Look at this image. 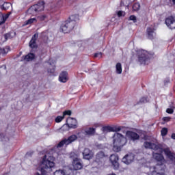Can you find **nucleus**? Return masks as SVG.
<instances>
[{
  "mask_svg": "<svg viewBox=\"0 0 175 175\" xmlns=\"http://www.w3.org/2000/svg\"><path fill=\"white\" fill-rule=\"evenodd\" d=\"M79 21V16L78 15H72L69 18V20L63 23L61 26V31L64 32V33H68L72 31L76 27V23Z\"/></svg>",
  "mask_w": 175,
  "mask_h": 175,
  "instance_id": "nucleus-1",
  "label": "nucleus"
},
{
  "mask_svg": "<svg viewBox=\"0 0 175 175\" xmlns=\"http://www.w3.org/2000/svg\"><path fill=\"white\" fill-rule=\"evenodd\" d=\"M113 150L115 152H120L121 151V148L124 147L125 143H126V139L122 134L116 133L113 136Z\"/></svg>",
  "mask_w": 175,
  "mask_h": 175,
  "instance_id": "nucleus-2",
  "label": "nucleus"
},
{
  "mask_svg": "<svg viewBox=\"0 0 175 175\" xmlns=\"http://www.w3.org/2000/svg\"><path fill=\"white\" fill-rule=\"evenodd\" d=\"M51 157H48L44 155L41 164V174L46 175L47 172L50 171L51 167H54V162L51 161Z\"/></svg>",
  "mask_w": 175,
  "mask_h": 175,
  "instance_id": "nucleus-3",
  "label": "nucleus"
},
{
  "mask_svg": "<svg viewBox=\"0 0 175 175\" xmlns=\"http://www.w3.org/2000/svg\"><path fill=\"white\" fill-rule=\"evenodd\" d=\"M44 10V1H40L37 4L31 6L28 12L30 14H36L39 12H43Z\"/></svg>",
  "mask_w": 175,
  "mask_h": 175,
  "instance_id": "nucleus-4",
  "label": "nucleus"
},
{
  "mask_svg": "<svg viewBox=\"0 0 175 175\" xmlns=\"http://www.w3.org/2000/svg\"><path fill=\"white\" fill-rule=\"evenodd\" d=\"M76 140H77V135H72L70 137H68V138H65L61 142H59L57 144V147H62V146H64V144H65L66 146H68V145L73 143V142H76Z\"/></svg>",
  "mask_w": 175,
  "mask_h": 175,
  "instance_id": "nucleus-5",
  "label": "nucleus"
},
{
  "mask_svg": "<svg viewBox=\"0 0 175 175\" xmlns=\"http://www.w3.org/2000/svg\"><path fill=\"white\" fill-rule=\"evenodd\" d=\"M150 170L148 175H165V170L162 169L161 165L151 167Z\"/></svg>",
  "mask_w": 175,
  "mask_h": 175,
  "instance_id": "nucleus-6",
  "label": "nucleus"
},
{
  "mask_svg": "<svg viewBox=\"0 0 175 175\" xmlns=\"http://www.w3.org/2000/svg\"><path fill=\"white\" fill-rule=\"evenodd\" d=\"M148 58H150V55L147 51H141L139 53V62L142 65H146V62L148 60Z\"/></svg>",
  "mask_w": 175,
  "mask_h": 175,
  "instance_id": "nucleus-7",
  "label": "nucleus"
},
{
  "mask_svg": "<svg viewBox=\"0 0 175 175\" xmlns=\"http://www.w3.org/2000/svg\"><path fill=\"white\" fill-rule=\"evenodd\" d=\"M105 158H106V154H105V152L102 151L98 152L96 154L95 162L96 163H98V165H103L105 163Z\"/></svg>",
  "mask_w": 175,
  "mask_h": 175,
  "instance_id": "nucleus-8",
  "label": "nucleus"
},
{
  "mask_svg": "<svg viewBox=\"0 0 175 175\" xmlns=\"http://www.w3.org/2000/svg\"><path fill=\"white\" fill-rule=\"evenodd\" d=\"M165 24L170 29H175V17L173 16H168L165 18Z\"/></svg>",
  "mask_w": 175,
  "mask_h": 175,
  "instance_id": "nucleus-9",
  "label": "nucleus"
},
{
  "mask_svg": "<svg viewBox=\"0 0 175 175\" xmlns=\"http://www.w3.org/2000/svg\"><path fill=\"white\" fill-rule=\"evenodd\" d=\"M133 159H135V156L133 154L130 153L126 155H125L123 158L122 161L123 163H125L126 165H130V163H132L133 162Z\"/></svg>",
  "mask_w": 175,
  "mask_h": 175,
  "instance_id": "nucleus-10",
  "label": "nucleus"
},
{
  "mask_svg": "<svg viewBox=\"0 0 175 175\" xmlns=\"http://www.w3.org/2000/svg\"><path fill=\"white\" fill-rule=\"evenodd\" d=\"M66 125L68 128H73L75 129L77 126V120L73 118L68 117L66 120Z\"/></svg>",
  "mask_w": 175,
  "mask_h": 175,
  "instance_id": "nucleus-11",
  "label": "nucleus"
},
{
  "mask_svg": "<svg viewBox=\"0 0 175 175\" xmlns=\"http://www.w3.org/2000/svg\"><path fill=\"white\" fill-rule=\"evenodd\" d=\"M109 160L114 169H118V167L120 166L118 164V155L111 154L109 157Z\"/></svg>",
  "mask_w": 175,
  "mask_h": 175,
  "instance_id": "nucleus-12",
  "label": "nucleus"
},
{
  "mask_svg": "<svg viewBox=\"0 0 175 175\" xmlns=\"http://www.w3.org/2000/svg\"><path fill=\"white\" fill-rule=\"evenodd\" d=\"M72 166L74 170H80L83 169V164L81 163V160L80 159L76 158L72 161Z\"/></svg>",
  "mask_w": 175,
  "mask_h": 175,
  "instance_id": "nucleus-13",
  "label": "nucleus"
},
{
  "mask_svg": "<svg viewBox=\"0 0 175 175\" xmlns=\"http://www.w3.org/2000/svg\"><path fill=\"white\" fill-rule=\"evenodd\" d=\"M84 159H92L94 158V152L88 148H85L83 152Z\"/></svg>",
  "mask_w": 175,
  "mask_h": 175,
  "instance_id": "nucleus-14",
  "label": "nucleus"
},
{
  "mask_svg": "<svg viewBox=\"0 0 175 175\" xmlns=\"http://www.w3.org/2000/svg\"><path fill=\"white\" fill-rule=\"evenodd\" d=\"M39 37V34L38 33H35L30 42H29V47H31V49H36V47H38V44H36V40H38V38Z\"/></svg>",
  "mask_w": 175,
  "mask_h": 175,
  "instance_id": "nucleus-15",
  "label": "nucleus"
},
{
  "mask_svg": "<svg viewBox=\"0 0 175 175\" xmlns=\"http://www.w3.org/2000/svg\"><path fill=\"white\" fill-rule=\"evenodd\" d=\"M126 135L127 137H129V139H131V140H139L140 137L137 133L133 131H127Z\"/></svg>",
  "mask_w": 175,
  "mask_h": 175,
  "instance_id": "nucleus-16",
  "label": "nucleus"
},
{
  "mask_svg": "<svg viewBox=\"0 0 175 175\" xmlns=\"http://www.w3.org/2000/svg\"><path fill=\"white\" fill-rule=\"evenodd\" d=\"M126 135L127 137H129V139H131V140H139L140 137L137 133L133 131H127Z\"/></svg>",
  "mask_w": 175,
  "mask_h": 175,
  "instance_id": "nucleus-17",
  "label": "nucleus"
},
{
  "mask_svg": "<svg viewBox=\"0 0 175 175\" xmlns=\"http://www.w3.org/2000/svg\"><path fill=\"white\" fill-rule=\"evenodd\" d=\"M59 80L61 83H66L69 78L68 77V72H62L59 77Z\"/></svg>",
  "mask_w": 175,
  "mask_h": 175,
  "instance_id": "nucleus-18",
  "label": "nucleus"
},
{
  "mask_svg": "<svg viewBox=\"0 0 175 175\" xmlns=\"http://www.w3.org/2000/svg\"><path fill=\"white\" fill-rule=\"evenodd\" d=\"M96 133V129L95 128H88L85 130V135L86 136H94Z\"/></svg>",
  "mask_w": 175,
  "mask_h": 175,
  "instance_id": "nucleus-19",
  "label": "nucleus"
},
{
  "mask_svg": "<svg viewBox=\"0 0 175 175\" xmlns=\"http://www.w3.org/2000/svg\"><path fill=\"white\" fill-rule=\"evenodd\" d=\"M23 61L29 62L30 61H33V59H35V54L29 53L28 55L23 56Z\"/></svg>",
  "mask_w": 175,
  "mask_h": 175,
  "instance_id": "nucleus-20",
  "label": "nucleus"
},
{
  "mask_svg": "<svg viewBox=\"0 0 175 175\" xmlns=\"http://www.w3.org/2000/svg\"><path fill=\"white\" fill-rule=\"evenodd\" d=\"M101 131L103 135H106V133H109V132H112L111 126H105L101 128Z\"/></svg>",
  "mask_w": 175,
  "mask_h": 175,
  "instance_id": "nucleus-21",
  "label": "nucleus"
},
{
  "mask_svg": "<svg viewBox=\"0 0 175 175\" xmlns=\"http://www.w3.org/2000/svg\"><path fill=\"white\" fill-rule=\"evenodd\" d=\"M14 36H16V32H14V31L7 33L6 34L4 35V38L5 40H8V39H13Z\"/></svg>",
  "mask_w": 175,
  "mask_h": 175,
  "instance_id": "nucleus-22",
  "label": "nucleus"
},
{
  "mask_svg": "<svg viewBox=\"0 0 175 175\" xmlns=\"http://www.w3.org/2000/svg\"><path fill=\"white\" fill-rule=\"evenodd\" d=\"M116 69L117 75H121V73H122V66L121 65V63H118L116 65Z\"/></svg>",
  "mask_w": 175,
  "mask_h": 175,
  "instance_id": "nucleus-23",
  "label": "nucleus"
},
{
  "mask_svg": "<svg viewBox=\"0 0 175 175\" xmlns=\"http://www.w3.org/2000/svg\"><path fill=\"white\" fill-rule=\"evenodd\" d=\"M147 33L149 39H152L154 38V29L151 27L147 29Z\"/></svg>",
  "mask_w": 175,
  "mask_h": 175,
  "instance_id": "nucleus-24",
  "label": "nucleus"
},
{
  "mask_svg": "<svg viewBox=\"0 0 175 175\" xmlns=\"http://www.w3.org/2000/svg\"><path fill=\"white\" fill-rule=\"evenodd\" d=\"M10 50V49L9 46H6L5 49H1L0 50V51L2 54V55H5V54H8V53H9Z\"/></svg>",
  "mask_w": 175,
  "mask_h": 175,
  "instance_id": "nucleus-25",
  "label": "nucleus"
},
{
  "mask_svg": "<svg viewBox=\"0 0 175 175\" xmlns=\"http://www.w3.org/2000/svg\"><path fill=\"white\" fill-rule=\"evenodd\" d=\"M53 175H66V173L63 170H58L54 172Z\"/></svg>",
  "mask_w": 175,
  "mask_h": 175,
  "instance_id": "nucleus-26",
  "label": "nucleus"
},
{
  "mask_svg": "<svg viewBox=\"0 0 175 175\" xmlns=\"http://www.w3.org/2000/svg\"><path fill=\"white\" fill-rule=\"evenodd\" d=\"M140 9V4L138 3H135L133 5V10H134L135 12L139 10Z\"/></svg>",
  "mask_w": 175,
  "mask_h": 175,
  "instance_id": "nucleus-27",
  "label": "nucleus"
},
{
  "mask_svg": "<svg viewBox=\"0 0 175 175\" xmlns=\"http://www.w3.org/2000/svg\"><path fill=\"white\" fill-rule=\"evenodd\" d=\"M112 132H120L122 129L121 126L111 127Z\"/></svg>",
  "mask_w": 175,
  "mask_h": 175,
  "instance_id": "nucleus-28",
  "label": "nucleus"
},
{
  "mask_svg": "<svg viewBox=\"0 0 175 175\" xmlns=\"http://www.w3.org/2000/svg\"><path fill=\"white\" fill-rule=\"evenodd\" d=\"M34 21H36V19L35 18H30L27 21L26 25H28V24H32V23H34Z\"/></svg>",
  "mask_w": 175,
  "mask_h": 175,
  "instance_id": "nucleus-29",
  "label": "nucleus"
},
{
  "mask_svg": "<svg viewBox=\"0 0 175 175\" xmlns=\"http://www.w3.org/2000/svg\"><path fill=\"white\" fill-rule=\"evenodd\" d=\"M65 116H57L56 118H55V122H61V121H62V119L64 118Z\"/></svg>",
  "mask_w": 175,
  "mask_h": 175,
  "instance_id": "nucleus-30",
  "label": "nucleus"
},
{
  "mask_svg": "<svg viewBox=\"0 0 175 175\" xmlns=\"http://www.w3.org/2000/svg\"><path fill=\"white\" fill-rule=\"evenodd\" d=\"M167 135V129L166 128H163L161 130V135L165 136Z\"/></svg>",
  "mask_w": 175,
  "mask_h": 175,
  "instance_id": "nucleus-31",
  "label": "nucleus"
},
{
  "mask_svg": "<svg viewBox=\"0 0 175 175\" xmlns=\"http://www.w3.org/2000/svg\"><path fill=\"white\" fill-rule=\"evenodd\" d=\"M8 6H10V3H4L3 5V10H8Z\"/></svg>",
  "mask_w": 175,
  "mask_h": 175,
  "instance_id": "nucleus-32",
  "label": "nucleus"
},
{
  "mask_svg": "<svg viewBox=\"0 0 175 175\" xmlns=\"http://www.w3.org/2000/svg\"><path fill=\"white\" fill-rule=\"evenodd\" d=\"M46 19V15H40L38 17V20H40V21H43Z\"/></svg>",
  "mask_w": 175,
  "mask_h": 175,
  "instance_id": "nucleus-33",
  "label": "nucleus"
},
{
  "mask_svg": "<svg viewBox=\"0 0 175 175\" xmlns=\"http://www.w3.org/2000/svg\"><path fill=\"white\" fill-rule=\"evenodd\" d=\"M129 20L133 21V23H136V21H137V20L136 19V16H135L134 15L130 16Z\"/></svg>",
  "mask_w": 175,
  "mask_h": 175,
  "instance_id": "nucleus-34",
  "label": "nucleus"
},
{
  "mask_svg": "<svg viewBox=\"0 0 175 175\" xmlns=\"http://www.w3.org/2000/svg\"><path fill=\"white\" fill-rule=\"evenodd\" d=\"M118 17H122V16H125V12L124 11H118Z\"/></svg>",
  "mask_w": 175,
  "mask_h": 175,
  "instance_id": "nucleus-35",
  "label": "nucleus"
},
{
  "mask_svg": "<svg viewBox=\"0 0 175 175\" xmlns=\"http://www.w3.org/2000/svg\"><path fill=\"white\" fill-rule=\"evenodd\" d=\"M102 54H103L102 52L95 53L94 54V57L95 58H102Z\"/></svg>",
  "mask_w": 175,
  "mask_h": 175,
  "instance_id": "nucleus-36",
  "label": "nucleus"
},
{
  "mask_svg": "<svg viewBox=\"0 0 175 175\" xmlns=\"http://www.w3.org/2000/svg\"><path fill=\"white\" fill-rule=\"evenodd\" d=\"M5 21V17L3 15L0 16V25H1V24H3Z\"/></svg>",
  "mask_w": 175,
  "mask_h": 175,
  "instance_id": "nucleus-37",
  "label": "nucleus"
},
{
  "mask_svg": "<svg viewBox=\"0 0 175 175\" xmlns=\"http://www.w3.org/2000/svg\"><path fill=\"white\" fill-rule=\"evenodd\" d=\"M70 116L72 114V111H66L64 112L63 116L65 117V116Z\"/></svg>",
  "mask_w": 175,
  "mask_h": 175,
  "instance_id": "nucleus-38",
  "label": "nucleus"
},
{
  "mask_svg": "<svg viewBox=\"0 0 175 175\" xmlns=\"http://www.w3.org/2000/svg\"><path fill=\"white\" fill-rule=\"evenodd\" d=\"M106 136L105 134H103V135H98V140H103V139H105Z\"/></svg>",
  "mask_w": 175,
  "mask_h": 175,
  "instance_id": "nucleus-39",
  "label": "nucleus"
},
{
  "mask_svg": "<svg viewBox=\"0 0 175 175\" xmlns=\"http://www.w3.org/2000/svg\"><path fill=\"white\" fill-rule=\"evenodd\" d=\"M55 70L54 67H52L51 68L48 69V73H54Z\"/></svg>",
  "mask_w": 175,
  "mask_h": 175,
  "instance_id": "nucleus-40",
  "label": "nucleus"
},
{
  "mask_svg": "<svg viewBox=\"0 0 175 175\" xmlns=\"http://www.w3.org/2000/svg\"><path fill=\"white\" fill-rule=\"evenodd\" d=\"M166 112L168 113V114H173V109L168 108L167 109Z\"/></svg>",
  "mask_w": 175,
  "mask_h": 175,
  "instance_id": "nucleus-41",
  "label": "nucleus"
},
{
  "mask_svg": "<svg viewBox=\"0 0 175 175\" xmlns=\"http://www.w3.org/2000/svg\"><path fill=\"white\" fill-rule=\"evenodd\" d=\"M163 121H165L166 122L170 121V118L169 117H165V118H163Z\"/></svg>",
  "mask_w": 175,
  "mask_h": 175,
  "instance_id": "nucleus-42",
  "label": "nucleus"
},
{
  "mask_svg": "<svg viewBox=\"0 0 175 175\" xmlns=\"http://www.w3.org/2000/svg\"><path fill=\"white\" fill-rule=\"evenodd\" d=\"M4 70L5 73H6V66H5L4 68H0V71Z\"/></svg>",
  "mask_w": 175,
  "mask_h": 175,
  "instance_id": "nucleus-43",
  "label": "nucleus"
},
{
  "mask_svg": "<svg viewBox=\"0 0 175 175\" xmlns=\"http://www.w3.org/2000/svg\"><path fill=\"white\" fill-rule=\"evenodd\" d=\"M4 17V21H6V20H8V18H9V16H8L7 15L3 16Z\"/></svg>",
  "mask_w": 175,
  "mask_h": 175,
  "instance_id": "nucleus-44",
  "label": "nucleus"
},
{
  "mask_svg": "<svg viewBox=\"0 0 175 175\" xmlns=\"http://www.w3.org/2000/svg\"><path fill=\"white\" fill-rule=\"evenodd\" d=\"M172 139H174L175 140V133H173L171 136Z\"/></svg>",
  "mask_w": 175,
  "mask_h": 175,
  "instance_id": "nucleus-45",
  "label": "nucleus"
},
{
  "mask_svg": "<svg viewBox=\"0 0 175 175\" xmlns=\"http://www.w3.org/2000/svg\"><path fill=\"white\" fill-rule=\"evenodd\" d=\"M60 131H65V126H63L61 129Z\"/></svg>",
  "mask_w": 175,
  "mask_h": 175,
  "instance_id": "nucleus-46",
  "label": "nucleus"
},
{
  "mask_svg": "<svg viewBox=\"0 0 175 175\" xmlns=\"http://www.w3.org/2000/svg\"><path fill=\"white\" fill-rule=\"evenodd\" d=\"M5 15H7V16H8V17H9V16H10V13L7 14H5Z\"/></svg>",
  "mask_w": 175,
  "mask_h": 175,
  "instance_id": "nucleus-47",
  "label": "nucleus"
},
{
  "mask_svg": "<svg viewBox=\"0 0 175 175\" xmlns=\"http://www.w3.org/2000/svg\"><path fill=\"white\" fill-rule=\"evenodd\" d=\"M172 2H174V3H175V0H172Z\"/></svg>",
  "mask_w": 175,
  "mask_h": 175,
  "instance_id": "nucleus-48",
  "label": "nucleus"
}]
</instances>
